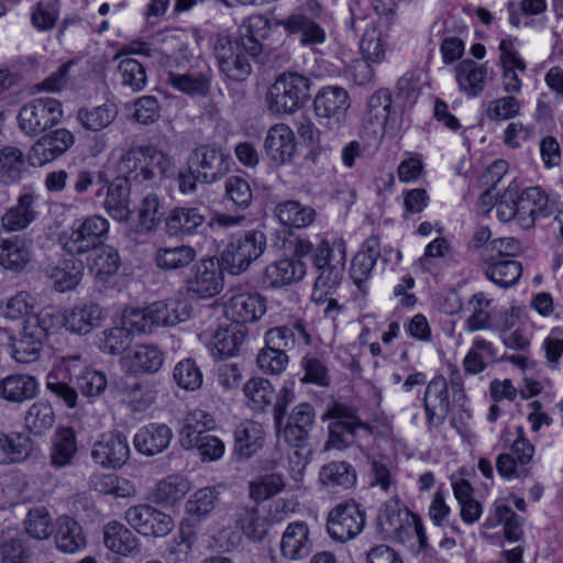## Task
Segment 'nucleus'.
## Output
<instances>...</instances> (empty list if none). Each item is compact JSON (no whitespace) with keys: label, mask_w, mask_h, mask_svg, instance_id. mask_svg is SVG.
Here are the masks:
<instances>
[{"label":"nucleus","mask_w":563,"mask_h":563,"mask_svg":"<svg viewBox=\"0 0 563 563\" xmlns=\"http://www.w3.org/2000/svg\"><path fill=\"white\" fill-rule=\"evenodd\" d=\"M110 168L132 185L154 181L155 169L163 178L175 174V163L170 155L154 143L133 144L123 150L118 158L109 161Z\"/></svg>","instance_id":"obj_1"},{"label":"nucleus","mask_w":563,"mask_h":563,"mask_svg":"<svg viewBox=\"0 0 563 563\" xmlns=\"http://www.w3.org/2000/svg\"><path fill=\"white\" fill-rule=\"evenodd\" d=\"M496 216L501 222L514 221L521 229L534 227L540 218L551 216L549 200L539 187H531L520 195L516 188H507L495 203Z\"/></svg>","instance_id":"obj_2"},{"label":"nucleus","mask_w":563,"mask_h":563,"mask_svg":"<svg viewBox=\"0 0 563 563\" xmlns=\"http://www.w3.org/2000/svg\"><path fill=\"white\" fill-rule=\"evenodd\" d=\"M365 120L380 140L399 136L410 128L412 121L400 103H395L388 88H379L368 97Z\"/></svg>","instance_id":"obj_3"},{"label":"nucleus","mask_w":563,"mask_h":563,"mask_svg":"<svg viewBox=\"0 0 563 563\" xmlns=\"http://www.w3.org/2000/svg\"><path fill=\"white\" fill-rule=\"evenodd\" d=\"M377 529L382 538L422 549V523L420 517L411 512L398 499L386 501L378 510Z\"/></svg>","instance_id":"obj_4"},{"label":"nucleus","mask_w":563,"mask_h":563,"mask_svg":"<svg viewBox=\"0 0 563 563\" xmlns=\"http://www.w3.org/2000/svg\"><path fill=\"white\" fill-rule=\"evenodd\" d=\"M345 263L346 241L335 234L323 236L311 256L312 267L318 273L314 288L333 289L338 287L343 278Z\"/></svg>","instance_id":"obj_5"},{"label":"nucleus","mask_w":563,"mask_h":563,"mask_svg":"<svg viewBox=\"0 0 563 563\" xmlns=\"http://www.w3.org/2000/svg\"><path fill=\"white\" fill-rule=\"evenodd\" d=\"M311 80L297 71L279 74L266 93L267 109L272 114H291L303 107L310 96Z\"/></svg>","instance_id":"obj_6"},{"label":"nucleus","mask_w":563,"mask_h":563,"mask_svg":"<svg viewBox=\"0 0 563 563\" xmlns=\"http://www.w3.org/2000/svg\"><path fill=\"white\" fill-rule=\"evenodd\" d=\"M322 419L331 420L328 426L327 449L343 450L354 444L361 445L362 440L369 439L373 433L371 426L361 421L352 408L343 404L335 402Z\"/></svg>","instance_id":"obj_7"},{"label":"nucleus","mask_w":563,"mask_h":563,"mask_svg":"<svg viewBox=\"0 0 563 563\" xmlns=\"http://www.w3.org/2000/svg\"><path fill=\"white\" fill-rule=\"evenodd\" d=\"M109 229V221L104 217L91 214L75 220L59 234L58 241L67 254L84 255L104 243Z\"/></svg>","instance_id":"obj_8"},{"label":"nucleus","mask_w":563,"mask_h":563,"mask_svg":"<svg viewBox=\"0 0 563 563\" xmlns=\"http://www.w3.org/2000/svg\"><path fill=\"white\" fill-rule=\"evenodd\" d=\"M213 53L219 71L227 82L246 81L253 70L251 60L260 56L249 54L243 43L227 35L218 36Z\"/></svg>","instance_id":"obj_9"},{"label":"nucleus","mask_w":563,"mask_h":563,"mask_svg":"<svg viewBox=\"0 0 563 563\" xmlns=\"http://www.w3.org/2000/svg\"><path fill=\"white\" fill-rule=\"evenodd\" d=\"M186 63H178L175 70L167 73L168 85L190 97H206L211 88L213 71L207 59L190 56Z\"/></svg>","instance_id":"obj_10"},{"label":"nucleus","mask_w":563,"mask_h":563,"mask_svg":"<svg viewBox=\"0 0 563 563\" xmlns=\"http://www.w3.org/2000/svg\"><path fill=\"white\" fill-rule=\"evenodd\" d=\"M310 13L302 7L295 9L285 18H275L274 26L283 27L287 36H299L302 46L322 44L325 38L324 29L317 22L321 5L316 0L307 2Z\"/></svg>","instance_id":"obj_11"},{"label":"nucleus","mask_w":563,"mask_h":563,"mask_svg":"<svg viewBox=\"0 0 563 563\" xmlns=\"http://www.w3.org/2000/svg\"><path fill=\"white\" fill-rule=\"evenodd\" d=\"M266 249V235L261 230H250L232 235L222 253V262L231 274H241L256 261Z\"/></svg>","instance_id":"obj_12"},{"label":"nucleus","mask_w":563,"mask_h":563,"mask_svg":"<svg viewBox=\"0 0 563 563\" xmlns=\"http://www.w3.org/2000/svg\"><path fill=\"white\" fill-rule=\"evenodd\" d=\"M63 104L51 97L34 98L19 111V128L26 135H38L56 125L63 118Z\"/></svg>","instance_id":"obj_13"},{"label":"nucleus","mask_w":563,"mask_h":563,"mask_svg":"<svg viewBox=\"0 0 563 563\" xmlns=\"http://www.w3.org/2000/svg\"><path fill=\"white\" fill-rule=\"evenodd\" d=\"M365 523V510L358 503L350 499L338 504L329 511L327 531L333 540L346 542L358 536Z\"/></svg>","instance_id":"obj_14"},{"label":"nucleus","mask_w":563,"mask_h":563,"mask_svg":"<svg viewBox=\"0 0 563 563\" xmlns=\"http://www.w3.org/2000/svg\"><path fill=\"white\" fill-rule=\"evenodd\" d=\"M124 520L139 534L152 538H164L175 527L170 515L148 504L129 507L124 512Z\"/></svg>","instance_id":"obj_15"},{"label":"nucleus","mask_w":563,"mask_h":563,"mask_svg":"<svg viewBox=\"0 0 563 563\" xmlns=\"http://www.w3.org/2000/svg\"><path fill=\"white\" fill-rule=\"evenodd\" d=\"M224 286V276L219 261L214 257L201 258L186 279L187 291L201 299L219 295Z\"/></svg>","instance_id":"obj_16"},{"label":"nucleus","mask_w":563,"mask_h":563,"mask_svg":"<svg viewBox=\"0 0 563 563\" xmlns=\"http://www.w3.org/2000/svg\"><path fill=\"white\" fill-rule=\"evenodd\" d=\"M188 163L201 183L212 184L229 173L231 157L218 146L201 144L190 153Z\"/></svg>","instance_id":"obj_17"},{"label":"nucleus","mask_w":563,"mask_h":563,"mask_svg":"<svg viewBox=\"0 0 563 563\" xmlns=\"http://www.w3.org/2000/svg\"><path fill=\"white\" fill-rule=\"evenodd\" d=\"M351 106L350 95L340 86H324L313 99V110L318 118L327 119L329 129H339L345 122Z\"/></svg>","instance_id":"obj_18"},{"label":"nucleus","mask_w":563,"mask_h":563,"mask_svg":"<svg viewBox=\"0 0 563 563\" xmlns=\"http://www.w3.org/2000/svg\"><path fill=\"white\" fill-rule=\"evenodd\" d=\"M263 147L272 167L291 164L297 153L295 133L285 123L273 124L266 132Z\"/></svg>","instance_id":"obj_19"},{"label":"nucleus","mask_w":563,"mask_h":563,"mask_svg":"<svg viewBox=\"0 0 563 563\" xmlns=\"http://www.w3.org/2000/svg\"><path fill=\"white\" fill-rule=\"evenodd\" d=\"M266 310L265 297L256 291L235 289L224 303L225 317L238 325L260 320Z\"/></svg>","instance_id":"obj_20"},{"label":"nucleus","mask_w":563,"mask_h":563,"mask_svg":"<svg viewBox=\"0 0 563 563\" xmlns=\"http://www.w3.org/2000/svg\"><path fill=\"white\" fill-rule=\"evenodd\" d=\"M380 254V235L378 232H373L361 244L360 250L351 261L349 269L350 278L363 294L367 292V282L372 278L374 267Z\"/></svg>","instance_id":"obj_21"},{"label":"nucleus","mask_w":563,"mask_h":563,"mask_svg":"<svg viewBox=\"0 0 563 563\" xmlns=\"http://www.w3.org/2000/svg\"><path fill=\"white\" fill-rule=\"evenodd\" d=\"M151 48L146 43H131L129 48H122L118 52V77L123 87L137 92L145 88L147 75L145 67L135 58L130 57L131 53L150 56Z\"/></svg>","instance_id":"obj_22"},{"label":"nucleus","mask_w":563,"mask_h":563,"mask_svg":"<svg viewBox=\"0 0 563 563\" xmlns=\"http://www.w3.org/2000/svg\"><path fill=\"white\" fill-rule=\"evenodd\" d=\"M70 131L60 128L40 137L31 147L27 158L32 166H43L65 154L74 144Z\"/></svg>","instance_id":"obj_23"},{"label":"nucleus","mask_w":563,"mask_h":563,"mask_svg":"<svg viewBox=\"0 0 563 563\" xmlns=\"http://www.w3.org/2000/svg\"><path fill=\"white\" fill-rule=\"evenodd\" d=\"M91 457L104 468H120L130 457L128 439L120 432H107L93 444Z\"/></svg>","instance_id":"obj_24"},{"label":"nucleus","mask_w":563,"mask_h":563,"mask_svg":"<svg viewBox=\"0 0 563 563\" xmlns=\"http://www.w3.org/2000/svg\"><path fill=\"white\" fill-rule=\"evenodd\" d=\"M80 360L78 354L65 356L46 376L47 390L68 408L77 406L78 395L70 384L73 382L71 369Z\"/></svg>","instance_id":"obj_25"},{"label":"nucleus","mask_w":563,"mask_h":563,"mask_svg":"<svg viewBox=\"0 0 563 563\" xmlns=\"http://www.w3.org/2000/svg\"><path fill=\"white\" fill-rule=\"evenodd\" d=\"M316 412L309 402H300L289 413L286 424L282 429L285 442L292 448H303L314 426Z\"/></svg>","instance_id":"obj_26"},{"label":"nucleus","mask_w":563,"mask_h":563,"mask_svg":"<svg viewBox=\"0 0 563 563\" xmlns=\"http://www.w3.org/2000/svg\"><path fill=\"white\" fill-rule=\"evenodd\" d=\"M37 200L38 196L33 190L24 188L18 196L15 205L8 208L1 217L2 230L11 233L29 228L38 217Z\"/></svg>","instance_id":"obj_27"},{"label":"nucleus","mask_w":563,"mask_h":563,"mask_svg":"<svg viewBox=\"0 0 563 563\" xmlns=\"http://www.w3.org/2000/svg\"><path fill=\"white\" fill-rule=\"evenodd\" d=\"M266 345L287 354L296 347L311 344V336L307 331L305 321L298 319L268 329L264 334Z\"/></svg>","instance_id":"obj_28"},{"label":"nucleus","mask_w":563,"mask_h":563,"mask_svg":"<svg viewBox=\"0 0 563 563\" xmlns=\"http://www.w3.org/2000/svg\"><path fill=\"white\" fill-rule=\"evenodd\" d=\"M280 554L290 561L308 558L313 549L309 525L303 520L289 522L282 534Z\"/></svg>","instance_id":"obj_29"},{"label":"nucleus","mask_w":563,"mask_h":563,"mask_svg":"<svg viewBox=\"0 0 563 563\" xmlns=\"http://www.w3.org/2000/svg\"><path fill=\"white\" fill-rule=\"evenodd\" d=\"M307 272L306 263L294 257H285L268 264L262 274L265 288H280L301 280Z\"/></svg>","instance_id":"obj_30"},{"label":"nucleus","mask_w":563,"mask_h":563,"mask_svg":"<svg viewBox=\"0 0 563 563\" xmlns=\"http://www.w3.org/2000/svg\"><path fill=\"white\" fill-rule=\"evenodd\" d=\"M516 40L503 38L499 43V64L503 68L501 84L508 93H518L521 91L522 82L519 73L526 71V63L520 57L516 48Z\"/></svg>","instance_id":"obj_31"},{"label":"nucleus","mask_w":563,"mask_h":563,"mask_svg":"<svg viewBox=\"0 0 563 563\" xmlns=\"http://www.w3.org/2000/svg\"><path fill=\"white\" fill-rule=\"evenodd\" d=\"M233 452L241 461H247L263 449L266 440L265 427L254 420L241 421L233 431Z\"/></svg>","instance_id":"obj_32"},{"label":"nucleus","mask_w":563,"mask_h":563,"mask_svg":"<svg viewBox=\"0 0 563 563\" xmlns=\"http://www.w3.org/2000/svg\"><path fill=\"white\" fill-rule=\"evenodd\" d=\"M102 539L109 551L123 558L135 556L140 554L142 549L141 540L133 530L117 520L104 525Z\"/></svg>","instance_id":"obj_33"},{"label":"nucleus","mask_w":563,"mask_h":563,"mask_svg":"<svg viewBox=\"0 0 563 563\" xmlns=\"http://www.w3.org/2000/svg\"><path fill=\"white\" fill-rule=\"evenodd\" d=\"M206 222V216L198 207H176L165 219L166 232L169 236L185 238L199 232Z\"/></svg>","instance_id":"obj_34"},{"label":"nucleus","mask_w":563,"mask_h":563,"mask_svg":"<svg viewBox=\"0 0 563 563\" xmlns=\"http://www.w3.org/2000/svg\"><path fill=\"white\" fill-rule=\"evenodd\" d=\"M84 264L74 258H64L43 268L45 277L58 292L75 289L82 277Z\"/></svg>","instance_id":"obj_35"},{"label":"nucleus","mask_w":563,"mask_h":563,"mask_svg":"<svg viewBox=\"0 0 563 563\" xmlns=\"http://www.w3.org/2000/svg\"><path fill=\"white\" fill-rule=\"evenodd\" d=\"M165 361L162 350L152 344H140L131 350L123 358L126 372L137 375L157 373Z\"/></svg>","instance_id":"obj_36"},{"label":"nucleus","mask_w":563,"mask_h":563,"mask_svg":"<svg viewBox=\"0 0 563 563\" xmlns=\"http://www.w3.org/2000/svg\"><path fill=\"white\" fill-rule=\"evenodd\" d=\"M107 311L96 302H82L65 310L66 329L73 333L87 334L99 327Z\"/></svg>","instance_id":"obj_37"},{"label":"nucleus","mask_w":563,"mask_h":563,"mask_svg":"<svg viewBox=\"0 0 563 563\" xmlns=\"http://www.w3.org/2000/svg\"><path fill=\"white\" fill-rule=\"evenodd\" d=\"M449 405V384L443 375H437L424 391V411L431 426L444 421Z\"/></svg>","instance_id":"obj_38"},{"label":"nucleus","mask_w":563,"mask_h":563,"mask_svg":"<svg viewBox=\"0 0 563 563\" xmlns=\"http://www.w3.org/2000/svg\"><path fill=\"white\" fill-rule=\"evenodd\" d=\"M356 471L345 461H332L324 464L319 472V483L331 494L351 489L356 484Z\"/></svg>","instance_id":"obj_39"},{"label":"nucleus","mask_w":563,"mask_h":563,"mask_svg":"<svg viewBox=\"0 0 563 563\" xmlns=\"http://www.w3.org/2000/svg\"><path fill=\"white\" fill-rule=\"evenodd\" d=\"M40 384L30 374H10L0 379V398L13 404L31 400L38 395Z\"/></svg>","instance_id":"obj_40"},{"label":"nucleus","mask_w":563,"mask_h":563,"mask_svg":"<svg viewBox=\"0 0 563 563\" xmlns=\"http://www.w3.org/2000/svg\"><path fill=\"white\" fill-rule=\"evenodd\" d=\"M273 213L283 227L296 230L310 227L317 219L314 208L295 199L276 203Z\"/></svg>","instance_id":"obj_41"},{"label":"nucleus","mask_w":563,"mask_h":563,"mask_svg":"<svg viewBox=\"0 0 563 563\" xmlns=\"http://www.w3.org/2000/svg\"><path fill=\"white\" fill-rule=\"evenodd\" d=\"M172 437V429L167 424L148 423L135 433L133 444L139 453L152 456L167 449Z\"/></svg>","instance_id":"obj_42"},{"label":"nucleus","mask_w":563,"mask_h":563,"mask_svg":"<svg viewBox=\"0 0 563 563\" xmlns=\"http://www.w3.org/2000/svg\"><path fill=\"white\" fill-rule=\"evenodd\" d=\"M216 420L211 413L202 409H194L184 418L183 427L179 431V444L185 450H194L198 440L208 435V431L213 429Z\"/></svg>","instance_id":"obj_43"},{"label":"nucleus","mask_w":563,"mask_h":563,"mask_svg":"<svg viewBox=\"0 0 563 563\" xmlns=\"http://www.w3.org/2000/svg\"><path fill=\"white\" fill-rule=\"evenodd\" d=\"M131 185L124 178L115 175L114 179L108 184L103 207L107 213L119 222H125L130 219V192Z\"/></svg>","instance_id":"obj_44"},{"label":"nucleus","mask_w":563,"mask_h":563,"mask_svg":"<svg viewBox=\"0 0 563 563\" xmlns=\"http://www.w3.org/2000/svg\"><path fill=\"white\" fill-rule=\"evenodd\" d=\"M33 452V442L24 432L0 431V465L24 463Z\"/></svg>","instance_id":"obj_45"},{"label":"nucleus","mask_w":563,"mask_h":563,"mask_svg":"<svg viewBox=\"0 0 563 563\" xmlns=\"http://www.w3.org/2000/svg\"><path fill=\"white\" fill-rule=\"evenodd\" d=\"M191 488L190 482L181 475H169L158 481L150 493L154 504L174 507L180 503Z\"/></svg>","instance_id":"obj_46"},{"label":"nucleus","mask_w":563,"mask_h":563,"mask_svg":"<svg viewBox=\"0 0 563 563\" xmlns=\"http://www.w3.org/2000/svg\"><path fill=\"white\" fill-rule=\"evenodd\" d=\"M54 540L56 548L64 553H76L87 545L82 527L69 516L57 518Z\"/></svg>","instance_id":"obj_47"},{"label":"nucleus","mask_w":563,"mask_h":563,"mask_svg":"<svg viewBox=\"0 0 563 563\" xmlns=\"http://www.w3.org/2000/svg\"><path fill=\"white\" fill-rule=\"evenodd\" d=\"M150 318L155 327L175 325L186 321L191 314V306L187 299L170 298L165 301H156L148 306Z\"/></svg>","instance_id":"obj_48"},{"label":"nucleus","mask_w":563,"mask_h":563,"mask_svg":"<svg viewBox=\"0 0 563 563\" xmlns=\"http://www.w3.org/2000/svg\"><path fill=\"white\" fill-rule=\"evenodd\" d=\"M269 32V20L262 14H255L247 18L243 23L236 40L244 44L249 54L261 55L263 52L262 41L268 36Z\"/></svg>","instance_id":"obj_49"},{"label":"nucleus","mask_w":563,"mask_h":563,"mask_svg":"<svg viewBox=\"0 0 563 563\" xmlns=\"http://www.w3.org/2000/svg\"><path fill=\"white\" fill-rule=\"evenodd\" d=\"M197 257L196 250L190 245L158 247L154 254L155 265L165 272L181 271Z\"/></svg>","instance_id":"obj_50"},{"label":"nucleus","mask_w":563,"mask_h":563,"mask_svg":"<svg viewBox=\"0 0 563 563\" xmlns=\"http://www.w3.org/2000/svg\"><path fill=\"white\" fill-rule=\"evenodd\" d=\"M455 76L460 89L467 96L475 97L484 90L487 68L471 59H464L456 66Z\"/></svg>","instance_id":"obj_51"},{"label":"nucleus","mask_w":563,"mask_h":563,"mask_svg":"<svg viewBox=\"0 0 563 563\" xmlns=\"http://www.w3.org/2000/svg\"><path fill=\"white\" fill-rule=\"evenodd\" d=\"M77 452L76 433L70 427H60L54 433L51 448V463L64 467L71 463Z\"/></svg>","instance_id":"obj_52"},{"label":"nucleus","mask_w":563,"mask_h":563,"mask_svg":"<svg viewBox=\"0 0 563 563\" xmlns=\"http://www.w3.org/2000/svg\"><path fill=\"white\" fill-rule=\"evenodd\" d=\"M243 394L247 406L254 411H265L273 406L276 390L273 384L264 377H252L243 385Z\"/></svg>","instance_id":"obj_53"},{"label":"nucleus","mask_w":563,"mask_h":563,"mask_svg":"<svg viewBox=\"0 0 563 563\" xmlns=\"http://www.w3.org/2000/svg\"><path fill=\"white\" fill-rule=\"evenodd\" d=\"M396 97L404 111L411 117L422 91V69L415 68L405 73L397 81Z\"/></svg>","instance_id":"obj_54"},{"label":"nucleus","mask_w":563,"mask_h":563,"mask_svg":"<svg viewBox=\"0 0 563 563\" xmlns=\"http://www.w3.org/2000/svg\"><path fill=\"white\" fill-rule=\"evenodd\" d=\"M31 258L25 242L19 238H0V265L13 272L23 271Z\"/></svg>","instance_id":"obj_55"},{"label":"nucleus","mask_w":563,"mask_h":563,"mask_svg":"<svg viewBox=\"0 0 563 563\" xmlns=\"http://www.w3.org/2000/svg\"><path fill=\"white\" fill-rule=\"evenodd\" d=\"M249 331L244 325L232 323L219 328L213 335V347L219 356H234L245 343Z\"/></svg>","instance_id":"obj_56"},{"label":"nucleus","mask_w":563,"mask_h":563,"mask_svg":"<svg viewBox=\"0 0 563 563\" xmlns=\"http://www.w3.org/2000/svg\"><path fill=\"white\" fill-rule=\"evenodd\" d=\"M26 329H32L44 340L49 333L57 332L62 327L66 328L65 310L48 306L41 309L37 313H32L24 322Z\"/></svg>","instance_id":"obj_57"},{"label":"nucleus","mask_w":563,"mask_h":563,"mask_svg":"<svg viewBox=\"0 0 563 563\" xmlns=\"http://www.w3.org/2000/svg\"><path fill=\"white\" fill-rule=\"evenodd\" d=\"M43 343L44 339L24 323L20 338L11 344V356L21 364L33 363L40 358Z\"/></svg>","instance_id":"obj_58"},{"label":"nucleus","mask_w":563,"mask_h":563,"mask_svg":"<svg viewBox=\"0 0 563 563\" xmlns=\"http://www.w3.org/2000/svg\"><path fill=\"white\" fill-rule=\"evenodd\" d=\"M118 109L114 103H103L97 107H82L77 111V120L88 131L99 132L108 128L117 118Z\"/></svg>","instance_id":"obj_59"},{"label":"nucleus","mask_w":563,"mask_h":563,"mask_svg":"<svg viewBox=\"0 0 563 563\" xmlns=\"http://www.w3.org/2000/svg\"><path fill=\"white\" fill-rule=\"evenodd\" d=\"M490 299L484 292H477L471 297L466 305L468 317L466 327L471 332L492 330Z\"/></svg>","instance_id":"obj_60"},{"label":"nucleus","mask_w":563,"mask_h":563,"mask_svg":"<svg viewBox=\"0 0 563 563\" xmlns=\"http://www.w3.org/2000/svg\"><path fill=\"white\" fill-rule=\"evenodd\" d=\"M117 390L121 401L136 412L146 410L155 400V393L147 385L139 382L123 383L118 385Z\"/></svg>","instance_id":"obj_61"},{"label":"nucleus","mask_w":563,"mask_h":563,"mask_svg":"<svg viewBox=\"0 0 563 563\" xmlns=\"http://www.w3.org/2000/svg\"><path fill=\"white\" fill-rule=\"evenodd\" d=\"M24 423L26 429L35 435L48 431L55 423V412L52 405L46 400L33 402L25 413Z\"/></svg>","instance_id":"obj_62"},{"label":"nucleus","mask_w":563,"mask_h":563,"mask_svg":"<svg viewBox=\"0 0 563 563\" xmlns=\"http://www.w3.org/2000/svg\"><path fill=\"white\" fill-rule=\"evenodd\" d=\"M236 523L243 533L253 541H262L272 525L268 520V516H262L257 507L241 509L238 515Z\"/></svg>","instance_id":"obj_63"},{"label":"nucleus","mask_w":563,"mask_h":563,"mask_svg":"<svg viewBox=\"0 0 563 563\" xmlns=\"http://www.w3.org/2000/svg\"><path fill=\"white\" fill-rule=\"evenodd\" d=\"M0 563H34V553L23 538L8 537L0 542Z\"/></svg>","instance_id":"obj_64"}]
</instances>
